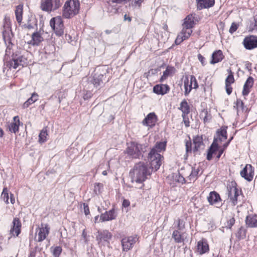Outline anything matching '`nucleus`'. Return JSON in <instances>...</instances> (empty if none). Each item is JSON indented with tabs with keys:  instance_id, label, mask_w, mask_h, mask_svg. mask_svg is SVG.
I'll return each mask as SVG.
<instances>
[{
	"instance_id": "nucleus-5",
	"label": "nucleus",
	"mask_w": 257,
	"mask_h": 257,
	"mask_svg": "<svg viewBox=\"0 0 257 257\" xmlns=\"http://www.w3.org/2000/svg\"><path fill=\"white\" fill-rule=\"evenodd\" d=\"M107 70L106 67H99L95 69L94 73L91 77L88 78V81L95 87L101 86L104 81H106ZM108 81V78L106 81Z\"/></svg>"
},
{
	"instance_id": "nucleus-21",
	"label": "nucleus",
	"mask_w": 257,
	"mask_h": 257,
	"mask_svg": "<svg viewBox=\"0 0 257 257\" xmlns=\"http://www.w3.org/2000/svg\"><path fill=\"white\" fill-rule=\"evenodd\" d=\"M254 83L253 78L249 76L246 80L243 88L242 92L243 96H247L250 91V89L253 86Z\"/></svg>"
},
{
	"instance_id": "nucleus-40",
	"label": "nucleus",
	"mask_w": 257,
	"mask_h": 257,
	"mask_svg": "<svg viewBox=\"0 0 257 257\" xmlns=\"http://www.w3.org/2000/svg\"><path fill=\"white\" fill-rule=\"evenodd\" d=\"M227 71L229 73L227 78L225 79V84L231 85L234 83V79L232 72L230 69L227 70Z\"/></svg>"
},
{
	"instance_id": "nucleus-42",
	"label": "nucleus",
	"mask_w": 257,
	"mask_h": 257,
	"mask_svg": "<svg viewBox=\"0 0 257 257\" xmlns=\"http://www.w3.org/2000/svg\"><path fill=\"white\" fill-rule=\"evenodd\" d=\"M52 249L53 255L54 257H59L62 252V247L60 246H57L53 248V247L51 248Z\"/></svg>"
},
{
	"instance_id": "nucleus-33",
	"label": "nucleus",
	"mask_w": 257,
	"mask_h": 257,
	"mask_svg": "<svg viewBox=\"0 0 257 257\" xmlns=\"http://www.w3.org/2000/svg\"><path fill=\"white\" fill-rule=\"evenodd\" d=\"M23 5H19L16 7L15 10V15L18 23H21L23 18Z\"/></svg>"
},
{
	"instance_id": "nucleus-60",
	"label": "nucleus",
	"mask_w": 257,
	"mask_h": 257,
	"mask_svg": "<svg viewBox=\"0 0 257 257\" xmlns=\"http://www.w3.org/2000/svg\"><path fill=\"white\" fill-rule=\"evenodd\" d=\"M254 21L255 22L254 29L257 31V15H255L254 17Z\"/></svg>"
},
{
	"instance_id": "nucleus-29",
	"label": "nucleus",
	"mask_w": 257,
	"mask_h": 257,
	"mask_svg": "<svg viewBox=\"0 0 257 257\" xmlns=\"http://www.w3.org/2000/svg\"><path fill=\"white\" fill-rule=\"evenodd\" d=\"M43 41V38L40 33L36 32L32 35V40L28 43L33 46H38Z\"/></svg>"
},
{
	"instance_id": "nucleus-61",
	"label": "nucleus",
	"mask_w": 257,
	"mask_h": 257,
	"mask_svg": "<svg viewBox=\"0 0 257 257\" xmlns=\"http://www.w3.org/2000/svg\"><path fill=\"white\" fill-rule=\"evenodd\" d=\"M14 122H16V123H20L19 118L18 116H15L13 118Z\"/></svg>"
},
{
	"instance_id": "nucleus-36",
	"label": "nucleus",
	"mask_w": 257,
	"mask_h": 257,
	"mask_svg": "<svg viewBox=\"0 0 257 257\" xmlns=\"http://www.w3.org/2000/svg\"><path fill=\"white\" fill-rule=\"evenodd\" d=\"M200 116L201 118H203L204 123L209 122L211 118V115L210 113H209L208 111L205 109L202 110L200 114Z\"/></svg>"
},
{
	"instance_id": "nucleus-6",
	"label": "nucleus",
	"mask_w": 257,
	"mask_h": 257,
	"mask_svg": "<svg viewBox=\"0 0 257 257\" xmlns=\"http://www.w3.org/2000/svg\"><path fill=\"white\" fill-rule=\"evenodd\" d=\"M194 147H192V143L190 141H186V154L193 153L194 156L200 155L201 151L204 149L205 145L203 142L202 136H196L193 139Z\"/></svg>"
},
{
	"instance_id": "nucleus-7",
	"label": "nucleus",
	"mask_w": 257,
	"mask_h": 257,
	"mask_svg": "<svg viewBox=\"0 0 257 257\" xmlns=\"http://www.w3.org/2000/svg\"><path fill=\"white\" fill-rule=\"evenodd\" d=\"M147 146L135 142L131 143L126 149L127 154L134 158H139L142 156V153L147 151Z\"/></svg>"
},
{
	"instance_id": "nucleus-35",
	"label": "nucleus",
	"mask_w": 257,
	"mask_h": 257,
	"mask_svg": "<svg viewBox=\"0 0 257 257\" xmlns=\"http://www.w3.org/2000/svg\"><path fill=\"white\" fill-rule=\"evenodd\" d=\"M179 109L182 112V114H188L190 112V107L185 99L180 103Z\"/></svg>"
},
{
	"instance_id": "nucleus-48",
	"label": "nucleus",
	"mask_w": 257,
	"mask_h": 257,
	"mask_svg": "<svg viewBox=\"0 0 257 257\" xmlns=\"http://www.w3.org/2000/svg\"><path fill=\"white\" fill-rule=\"evenodd\" d=\"M189 82L192 85L193 88L196 89L198 87L197 81L194 76H190V80H189Z\"/></svg>"
},
{
	"instance_id": "nucleus-13",
	"label": "nucleus",
	"mask_w": 257,
	"mask_h": 257,
	"mask_svg": "<svg viewBox=\"0 0 257 257\" xmlns=\"http://www.w3.org/2000/svg\"><path fill=\"white\" fill-rule=\"evenodd\" d=\"M234 185L233 183H232L231 185L228 186L227 190L228 198L230 199L233 205H235L237 204V197L239 195V192Z\"/></svg>"
},
{
	"instance_id": "nucleus-10",
	"label": "nucleus",
	"mask_w": 257,
	"mask_h": 257,
	"mask_svg": "<svg viewBox=\"0 0 257 257\" xmlns=\"http://www.w3.org/2000/svg\"><path fill=\"white\" fill-rule=\"evenodd\" d=\"M50 228L47 224L42 223L36 233V240L38 242L44 240L49 233Z\"/></svg>"
},
{
	"instance_id": "nucleus-24",
	"label": "nucleus",
	"mask_w": 257,
	"mask_h": 257,
	"mask_svg": "<svg viewBox=\"0 0 257 257\" xmlns=\"http://www.w3.org/2000/svg\"><path fill=\"white\" fill-rule=\"evenodd\" d=\"M108 6V11L109 13H116L117 11V4H120L126 0H106Z\"/></svg>"
},
{
	"instance_id": "nucleus-8",
	"label": "nucleus",
	"mask_w": 257,
	"mask_h": 257,
	"mask_svg": "<svg viewBox=\"0 0 257 257\" xmlns=\"http://www.w3.org/2000/svg\"><path fill=\"white\" fill-rule=\"evenodd\" d=\"M50 26L56 35L61 36L64 34V25L61 17L53 18L50 21Z\"/></svg>"
},
{
	"instance_id": "nucleus-44",
	"label": "nucleus",
	"mask_w": 257,
	"mask_h": 257,
	"mask_svg": "<svg viewBox=\"0 0 257 257\" xmlns=\"http://www.w3.org/2000/svg\"><path fill=\"white\" fill-rule=\"evenodd\" d=\"M237 238L239 239H244L246 236V230L243 227H240L237 233Z\"/></svg>"
},
{
	"instance_id": "nucleus-41",
	"label": "nucleus",
	"mask_w": 257,
	"mask_h": 257,
	"mask_svg": "<svg viewBox=\"0 0 257 257\" xmlns=\"http://www.w3.org/2000/svg\"><path fill=\"white\" fill-rule=\"evenodd\" d=\"M9 191L7 187H4L3 190V192L1 195V197L3 199L4 201L8 204L9 202Z\"/></svg>"
},
{
	"instance_id": "nucleus-34",
	"label": "nucleus",
	"mask_w": 257,
	"mask_h": 257,
	"mask_svg": "<svg viewBox=\"0 0 257 257\" xmlns=\"http://www.w3.org/2000/svg\"><path fill=\"white\" fill-rule=\"evenodd\" d=\"M52 0H45L42 1L41 8L44 11L49 12L52 9Z\"/></svg>"
},
{
	"instance_id": "nucleus-20",
	"label": "nucleus",
	"mask_w": 257,
	"mask_h": 257,
	"mask_svg": "<svg viewBox=\"0 0 257 257\" xmlns=\"http://www.w3.org/2000/svg\"><path fill=\"white\" fill-rule=\"evenodd\" d=\"M13 227L11 229V233L14 236H17L20 233L21 222L18 218H14L13 221Z\"/></svg>"
},
{
	"instance_id": "nucleus-59",
	"label": "nucleus",
	"mask_w": 257,
	"mask_h": 257,
	"mask_svg": "<svg viewBox=\"0 0 257 257\" xmlns=\"http://www.w3.org/2000/svg\"><path fill=\"white\" fill-rule=\"evenodd\" d=\"M91 92H88V93H86V94H85L83 96V98L84 99H88V98H90L91 97Z\"/></svg>"
},
{
	"instance_id": "nucleus-2",
	"label": "nucleus",
	"mask_w": 257,
	"mask_h": 257,
	"mask_svg": "<svg viewBox=\"0 0 257 257\" xmlns=\"http://www.w3.org/2000/svg\"><path fill=\"white\" fill-rule=\"evenodd\" d=\"M166 143L160 142L157 143L151 149L148 155V159L150 162V166L153 170H158L162 164V160L163 157L159 153L165 151Z\"/></svg>"
},
{
	"instance_id": "nucleus-57",
	"label": "nucleus",
	"mask_w": 257,
	"mask_h": 257,
	"mask_svg": "<svg viewBox=\"0 0 257 257\" xmlns=\"http://www.w3.org/2000/svg\"><path fill=\"white\" fill-rule=\"evenodd\" d=\"M198 59L199 60V61L201 63V64L204 65V61L205 58L204 57L202 56L200 54H199L198 55Z\"/></svg>"
},
{
	"instance_id": "nucleus-11",
	"label": "nucleus",
	"mask_w": 257,
	"mask_h": 257,
	"mask_svg": "<svg viewBox=\"0 0 257 257\" xmlns=\"http://www.w3.org/2000/svg\"><path fill=\"white\" fill-rule=\"evenodd\" d=\"M111 237L112 234L110 232L106 230H103L97 231L96 238L99 244L105 245V243H109V240Z\"/></svg>"
},
{
	"instance_id": "nucleus-43",
	"label": "nucleus",
	"mask_w": 257,
	"mask_h": 257,
	"mask_svg": "<svg viewBox=\"0 0 257 257\" xmlns=\"http://www.w3.org/2000/svg\"><path fill=\"white\" fill-rule=\"evenodd\" d=\"M177 223V229L178 230L182 231L185 228V222L183 219L178 218L176 220Z\"/></svg>"
},
{
	"instance_id": "nucleus-45",
	"label": "nucleus",
	"mask_w": 257,
	"mask_h": 257,
	"mask_svg": "<svg viewBox=\"0 0 257 257\" xmlns=\"http://www.w3.org/2000/svg\"><path fill=\"white\" fill-rule=\"evenodd\" d=\"M103 184L100 183H96L94 186V192L96 194H99L101 192V190L103 188Z\"/></svg>"
},
{
	"instance_id": "nucleus-55",
	"label": "nucleus",
	"mask_w": 257,
	"mask_h": 257,
	"mask_svg": "<svg viewBox=\"0 0 257 257\" xmlns=\"http://www.w3.org/2000/svg\"><path fill=\"white\" fill-rule=\"evenodd\" d=\"M83 209L84 212L86 215H87L89 214V209L88 204L86 203H83Z\"/></svg>"
},
{
	"instance_id": "nucleus-16",
	"label": "nucleus",
	"mask_w": 257,
	"mask_h": 257,
	"mask_svg": "<svg viewBox=\"0 0 257 257\" xmlns=\"http://www.w3.org/2000/svg\"><path fill=\"white\" fill-rule=\"evenodd\" d=\"M244 47L247 50H251L257 47V36L251 35L246 37L243 42Z\"/></svg>"
},
{
	"instance_id": "nucleus-18",
	"label": "nucleus",
	"mask_w": 257,
	"mask_h": 257,
	"mask_svg": "<svg viewBox=\"0 0 257 257\" xmlns=\"http://www.w3.org/2000/svg\"><path fill=\"white\" fill-rule=\"evenodd\" d=\"M117 217V213L114 208H112L108 211H105L102 213L100 216V220L102 222L115 219Z\"/></svg>"
},
{
	"instance_id": "nucleus-23",
	"label": "nucleus",
	"mask_w": 257,
	"mask_h": 257,
	"mask_svg": "<svg viewBox=\"0 0 257 257\" xmlns=\"http://www.w3.org/2000/svg\"><path fill=\"white\" fill-rule=\"evenodd\" d=\"M170 90L169 86L167 84L156 85L153 88V91L157 94H165Z\"/></svg>"
},
{
	"instance_id": "nucleus-31",
	"label": "nucleus",
	"mask_w": 257,
	"mask_h": 257,
	"mask_svg": "<svg viewBox=\"0 0 257 257\" xmlns=\"http://www.w3.org/2000/svg\"><path fill=\"white\" fill-rule=\"evenodd\" d=\"M175 69L174 67L168 66L166 68V69L163 72V74L160 78V81L163 82L164 80L167 79V78L170 76L172 75L175 73Z\"/></svg>"
},
{
	"instance_id": "nucleus-22",
	"label": "nucleus",
	"mask_w": 257,
	"mask_h": 257,
	"mask_svg": "<svg viewBox=\"0 0 257 257\" xmlns=\"http://www.w3.org/2000/svg\"><path fill=\"white\" fill-rule=\"evenodd\" d=\"M197 3V8L199 10L207 9L213 7L214 5V0H196Z\"/></svg>"
},
{
	"instance_id": "nucleus-4",
	"label": "nucleus",
	"mask_w": 257,
	"mask_h": 257,
	"mask_svg": "<svg viewBox=\"0 0 257 257\" xmlns=\"http://www.w3.org/2000/svg\"><path fill=\"white\" fill-rule=\"evenodd\" d=\"M80 3L78 0H67L63 6V16L70 19L78 14Z\"/></svg>"
},
{
	"instance_id": "nucleus-53",
	"label": "nucleus",
	"mask_w": 257,
	"mask_h": 257,
	"mask_svg": "<svg viewBox=\"0 0 257 257\" xmlns=\"http://www.w3.org/2000/svg\"><path fill=\"white\" fill-rule=\"evenodd\" d=\"M182 117L183 118V121L184 122V124L186 127L189 126L190 122L189 120V118L187 116V114H182Z\"/></svg>"
},
{
	"instance_id": "nucleus-28",
	"label": "nucleus",
	"mask_w": 257,
	"mask_h": 257,
	"mask_svg": "<svg viewBox=\"0 0 257 257\" xmlns=\"http://www.w3.org/2000/svg\"><path fill=\"white\" fill-rule=\"evenodd\" d=\"M209 250V246L205 240L199 241L197 243V252L200 254L206 253Z\"/></svg>"
},
{
	"instance_id": "nucleus-64",
	"label": "nucleus",
	"mask_w": 257,
	"mask_h": 257,
	"mask_svg": "<svg viewBox=\"0 0 257 257\" xmlns=\"http://www.w3.org/2000/svg\"><path fill=\"white\" fill-rule=\"evenodd\" d=\"M229 144V142H227L226 143H225L223 145V147L221 149H224V150H225V149L227 147Z\"/></svg>"
},
{
	"instance_id": "nucleus-58",
	"label": "nucleus",
	"mask_w": 257,
	"mask_h": 257,
	"mask_svg": "<svg viewBox=\"0 0 257 257\" xmlns=\"http://www.w3.org/2000/svg\"><path fill=\"white\" fill-rule=\"evenodd\" d=\"M130 205V202L129 200L127 199H124L122 202V206L123 207H127Z\"/></svg>"
},
{
	"instance_id": "nucleus-63",
	"label": "nucleus",
	"mask_w": 257,
	"mask_h": 257,
	"mask_svg": "<svg viewBox=\"0 0 257 257\" xmlns=\"http://www.w3.org/2000/svg\"><path fill=\"white\" fill-rule=\"evenodd\" d=\"M124 20H128L129 22H131L132 20L131 18L128 16H127L126 14L124 16Z\"/></svg>"
},
{
	"instance_id": "nucleus-14",
	"label": "nucleus",
	"mask_w": 257,
	"mask_h": 257,
	"mask_svg": "<svg viewBox=\"0 0 257 257\" xmlns=\"http://www.w3.org/2000/svg\"><path fill=\"white\" fill-rule=\"evenodd\" d=\"M240 176L244 179L250 182L253 178L254 169L250 164H246L240 172Z\"/></svg>"
},
{
	"instance_id": "nucleus-54",
	"label": "nucleus",
	"mask_w": 257,
	"mask_h": 257,
	"mask_svg": "<svg viewBox=\"0 0 257 257\" xmlns=\"http://www.w3.org/2000/svg\"><path fill=\"white\" fill-rule=\"evenodd\" d=\"M224 149H222L221 148L219 149L218 148V150L214 153L213 154V155H215L217 152H218V154L216 156V158L217 159H219L220 158V157H221V155L223 154V152H224Z\"/></svg>"
},
{
	"instance_id": "nucleus-15",
	"label": "nucleus",
	"mask_w": 257,
	"mask_h": 257,
	"mask_svg": "<svg viewBox=\"0 0 257 257\" xmlns=\"http://www.w3.org/2000/svg\"><path fill=\"white\" fill-rule=\"evenodd\" d=\"M192 33V29L183 27L181 32L178 35L175 40V44L176 45L180 44L184 40L188 39Z\"/></svg>"
},
{
	"instance_id": "nucleus-1",
	"label": "nucleus",
	"mask_w": 257,
	"mask_h": 257,
	"mask_svg": "<svg viewBox=\"0 0 257 257\" xmlns=\"http://www.w3.org/2000/svg\"><path fill=\"white\" fill-rule=\"evenodd\" d=\"M150 175L148 166L146 163L143 162L136 164L130 172L131 182L138 184V186L136 187L138 188H142L144 186L143 182L147 179V175Z\"/></svg>"
},
{
	"instance_id": "nucleus-27",
	"label": "nucleus",
	"mask_w": 257,
	"mask_h": 257,
	"mask_svg": "<svg viewBox=\"0 0 257 257\" xmlns=\"http://www.w3.org/2000/svg\"><path fill=\"white\" fill-rule=\"evenodd\" d=\"M211 58L212 59L210 61V63L211 64H214L221 61L224 58V56L221 50H218L214 51L212 53Z\"/></svg>"
},
{
	"instance_id": "nucleus-62",
	"label": "nucleus",
	"mask_w": 257,
	"mask_h": 257,
	"mask_svg": "<svg viewBox=\"0 0 257 257\" xmlns=\"http://www.w3.org/2000/svg\"><path fill=\"white\" fill-rule=\"evenodd\" d=\"M10 201L12 204H14L15 202V198L12 194H11Z\"/></svg>"
},
{
	"instance_id": "nucleus-38",
	"label": "nucleus",
	"mask_w": 257,
	"mask_h": 257,
	"mask_svg": "<svg viewBox=\"0 0 257 257\" xmlns=\"http://www.w3.org/2000/svg\"><path fill=\"white\" fill-rule=\"evenodd\" d=\"M184 94L185 96L188 95L192 89L193 88L192 85L191 84V83H190L189 80L188 78H186L184 80Z\"/></svg>"
},
{
	"instance_id": "nucleus-51",
	"label": "nucleus",
	"mask_w": 257,
	"mask_h": 257,
	"mask_svg": "<svg viewBox=\"0 0 257 257\" xmlns=\"http://www.w3.org/2000/svg\"><path fill=\"white\" fill-rule=\"evenodd\" d=\"M235 223V219L234 217H231L227 221L226 227L230 228Z\"/></svg>"
},
{
	"instance_id": "nucleus-50",
	"label": "nucleus",
	"mask_w": 257,
	"mask_h": 257,
	"mask_svg": "<svg viewBox=\"0 0 257 257\" xmlns=\"http://www.w3.org/2000/svg\"><path fill=\"white\" fill-rule=\"evenodd\" d=\"M174 179L176 181L179 183H185V178L183 176H181L179 173L175 174Z\"/></svg>"
},
{
	"instance_id": "nucleus-3",
	"label": "nucleus",
	"mask_w": 257,
	"mask_h": 257,
	"mask_svg": "<svg viewBox=\"0 0 257 257\" xmlns=\"http://www.w3.org/2000/svg\"><path fill=\"white\" fill-rule=\"evenodd\" d=\"M227 139V132L225 128L222 127L220 130L216 132V137H214V140L211 145L209 149L208 150L207 154V159L208 161L212 159L213 154L218 149V142H221Z\"/></svg>"
},
{
	"instance_id": "nucleus-46",
	"label": "nucleus",
	"mask_w": 257,
	"mask_h": 257,
	"mask_svg": "<svg viewBox=\"0 0 257 257\" xmlns=\"http://www.w3.org/2000/svg\"><path fill=\"white\" fill-rule=\"evenodd\" d=\"M47 133L46 131L43 130L39 134V141L40 143H44L46 141Z\"/></svg>"
},
{
	"instance_id": "nucleus-30",
	"label": "nucleus",
	"mask_w": 257,
	"mask_h": 257,
	"mask_svg": "<svg viewBox=\"0 0 257 257\" xmlns=\"http://www.w3.org/2000/svg\"><path fill=\"white\" fill-rule=\"evenodd\" d=\"M195 24L194 17L192 15H189L184 19L182 26L192 29Z\"/></svg>"
},
{
	"instance_id": "nucleus-17",
	"label": "nucleus",
	"mask_w": 257,
	"mask_h": 257,
	"mask_svg": "<svg viewBox=\"0 0 257 257\" xmlns=\"http://www.w3.org/2000/svg\"><path fill=\"white\" fill-rule=\"evenodd\" d=\"M157 116L154 112L149 113L142 121V124L150 128L154 127L157 121Z\"/></svg>"
},
{
	"instance_id": "nucleus-25",
	"label": "nucleus",
	"mask_w": 257,
	"mask_h": 257,
	"mask_svg": "<svg viewBox=\"0 0 257 257\" xmlns=\"http://www.w3.org/2000/svg\"><path fill=\"white\" fill-rule=\"evenodd\" d=\"M207 200L211 205L217 204L221 201L219 194L215 191H212L209 194Z\"/></svg>"
},
{
	"instance_id": "nucleus-56",
	"label": "nucleus",
	"mask_w": 257,
	"mask_h": 257,
	"mask_svg": "<svg viewBox=\"0 0 257 257\" xmlns=\"http://www.w3.org/2000/svg\"><path fill=\"white\" fill-rule=\"evenodd\" d=\"M225 88H226V93L228 95L230 94L232 92V88L231 87L230 85L225 84Z\"/></svg>"
},
{
	"instance_id": "nucleus-26",
	"label": "nucleus",
	"mask_w": 257,
	"mask_h": 257,
	"mask_svg": "<svg viewBox=\"0 0 257 257\" xmlns=\"http://www.w3.org/2000/svg\"><path fill=\"white\" fill-rule=\"evenodd\" d=\"M245 223L248 227H257V215L249 214L246 217Z\"/></svg>"
},
{
	"instance_id": "nucleus-19",
	"label": "nucleus",
	"mask_w": 257,
	"mask_h": 257,
	"mask_svg": "<svg viewBox=\"0 0 257 257\" xmlns=\"http://www.w3.org/2000/svg\"><path fill=\"white\" fill-rule=\"evenodd\" d=\"M181 230H175L172 233V237L176 243L184 242L186 236L185 232H181Z\"/></svg>"
},
{
	"instance_id": "nucleus-47",
	"label": "nucleus",
	"mask_w": 257,
	"mask_h": 257,
	"mask_svg": "<svg viewBox=\"0 0 257 257\" xmlns=\"http://www.w3.org/2000/svg\"><path fill=\"white\" fill-rule=\"evenodd\" d=\"M144 0H132L131 5L135 8H140Z\"/></svg>"
},
{
	"instance_id": "nucleus-39",
	"label": "nucleus",
	"mask_w": 257,
	"mask_h": 257,
	"mask_svg": "<svg viewBox=\"0 0 257 257\" xmlns=\"http://www.w3.org/2000/svg\"><path fill=\"white\" fill-rule=\"evenodd\" d=\"M20 123L12 122L9 125V130L11 133H16L19 131Z\"/></svg>"
},
{
	"instance_id": "nucleus-32",
	"label": "nucleus",
	"mask_w": 257,
	"mask_h": 257,
	"mask_svg": "<svg viewBox=\"0 0 257 257\" xmlns=\"http://www.w3.org/2000/svg\"><path fill=\"white\" fill-rule=\"evenodd\" d=\"M38 99V95L37 93L34 92L32 94V96L26 101L24 102L23 105V108H28L30 105L35 102Z\"/></svg>"
},
{
	"instance_id": "nucleus-52",
	"label": "nucleus",
	"mask_w": 257,
	"mask_h": 257,
	"mask_svg": "<svg viewBox=\"0 0 257 257\" xmlns=\"http://www.w3.org/2000/svg\"><path fill=\"white\" fill-rule=\"evenodd\" d=\"M238 25L235 23H232L229 29V32L230 33L232 34L236 31Z\"/></svg>"
},
{
	"instance_id": "nucleus-12",
	"label": "nucleus",
	"mask_w": 257,
	"mask_h": 257,
	"mask_svg": "<svg viewBox=\"0 0 257 257\" xmlns=\"http://www.w3.org/2000/svg\"><path fill=\"white\" fill-rule=\"evenodd\" d=\"M138 238L137 236H130L125 237L121 239V242L122 250L127 251L130 250L137 241Z\"/></svg>"
},
{
	"instance_id": "nucleus-9",
	"label": "nucleus",
	"mask_w": 257,
	"mask_h": 257,
	"mask_svg": "<svg viewBox=\"0 0 257 257\" xmlns=\"http://www.w3.org/2000/svg\"><path fill=\"white\" fill-rule=\"evenodd\" d=\"M27 64V59L22 55H14L12 59L8 62L10 68L17 69L19 66L24 67Z\"/></svg>"
},
{
	"instance_id": "nucleus-49",
	"label": "nucleus",
	"mask_w": 257,
	"mask_h": 257,
	"mask_svg": "<svg viewBox=\"0 0 257 257\" xmlns=\"http://www.w3.org/2000/svg\"><path fill=\"white\" fill-rule=\"evenodd\" d=\"M243 102L240 99H237L235 105L234 106V108H236V109L238 111L239 109H243Z\"/></svg>"
},
{
	"instance_id": "nucleus-37",
	"label": "nucleus",
	"mask_w": 257,
	"mask_h": 257,
	"mask_svg": "<svg viewBox=\"0 0 257 257\" xmlns=\"http://www.w3.org/2000/svg\"><path fill=\"white\" fill-rule=\"evenodd\" d=\"M200 170L198 168H194L192 169L191 173L188 176V179L190 181H194L198 177Z\"/></svg>"
}]
</instances>
